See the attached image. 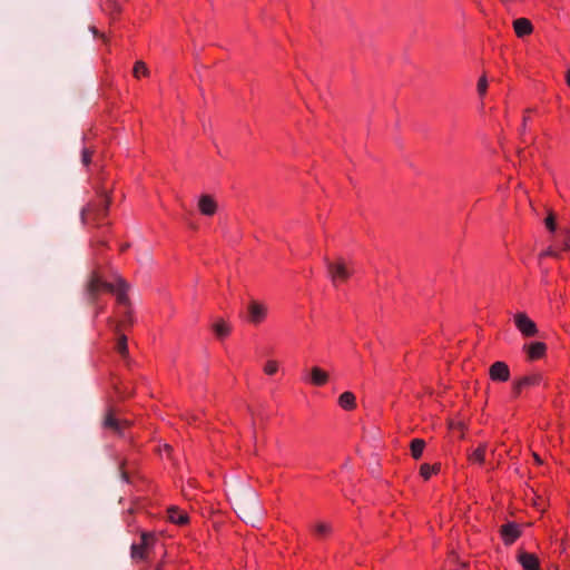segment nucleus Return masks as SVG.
Returning a JSON list of instances; mask_svg holds the SVG:
<instances>
[{"label": "nucleus", "instance_id": "1", "mask_svg": "<svg viewBox=\"0 0 570 570\" xmlns=\"http://www.w3.org/2000/svg\"><path fill=\"white\" fill-rule=\"evenodd\" d=\"M111 189L106 185H101L96 189V196L90 200L87 206L81 209V222L85 226L98 228L101 230L100 235H96L91 239L94 247H104L108 240L106 238V230L109 228L108 213L111 204Z\"/></svg>", "mask_w": 570, "mask_h": 570}, {"label": "nucleus", "instance_id": "2", "mask_svg": "<svg viewBox=\"0 0 570 570\" xmlns=\"http://www.w3.org/2000/svg\"><path fill=\"white\" fill-rule=\"evenodd\" d=\"M128 284L124 278L117 277L116 282L104 281L98 272H92L87 285V294L91 302H96L101 294L109 293L116 296L118 305L128 303Z\"/></svg>", "mask_w": 570, "mask_h": 570}, {"label": "nucleus", "instance_id": "3", "mask_svg": "<svg viewBox=\"0 0 570 570\" xmlns=\"http://www.w3.org/2000/svg\"><path fill=\"white\" fill-rule=\"evenodd\" d=\"M156 542V534L154 532L142 531L140 534V542L132 543L130 547V556L135 561H142L147 559L148 549Z\"/></svg>", "mask_w": 570, "mask_h": 570}, {"label": "nucleus", "instance_id": "4", "mask_svg": "<svg viewBox=\"0 0 570 570\" xmlns=\"http://www.w3.org/2000/svg\"><path fill=\"white\" fill-rule=\"evenodd\" d=\"M328 273L332 278V282L335 286H340L344 284L351 276L352 269L343 259H337L333 263H330Z\"/></svg>", "mask_w": 570, "mask_h": 570}, {"label": "nucleus", "instance_id": "5", "mask_svg": "<svg viewBox=\"0 0 570 570\" xmlns=\"http://www.w3.org/2000/svg\"><path fill=\"white\" fill-rule=\"evenodd\" d=\"M499 532L504 546H512L522 534L520 524L512 521L502 524Z\"/></svg>", "mask_w": 570, "mask_h": 570}, {"label": "nucleus", "instance_id": "6", "mask_svg": "<svg viewBox=\"0 0 570 570\" xmlns=\"http://www.w3.org/2000/svg\"><path fill=\"white\" fill-rule=\"evenodd\" d=\"M542 376L539 373H533L530 375H525L520 377L519 380H515L512 385V395L513 397H518L523 390L537 386L541 383Z\"/></svg>", "mask_w": 570, "mask_h": 570}, {"label": "nucleus", "instance_id": "7", "mask_svg": "<svg viewBox=\"0 0 570 570\" xmlns=\"http://www.w3.org/2000/svg\"><path fill=\"white\" fill-rule=\"evenodd\" d=\"M514 323L517 328L525 337L534 336L538 332L535 323L532 320H530L524 313H518L514 316Z\"/></svg>", "mask_w": 570, "mask_h": 570}, {"label": "nucleus", "instance_id": "8", "mask_svg": "<svg viewBox=\"0 0 570 570\" xmlns=\"http://www.w3.org/2000/svg\"><path fill=\"white\" fill-rule=\"evenodd\" d=\"M489 376L495 382H507L510 379V368L505 362L497 361L490 366Z\"/></svg>", "mask_w": 570, "mask_h": 570}, {"label": "nucleus", "instance_id": "9", "mask_svg": "<svg viewBox=\"0 0 570 570\" xmlns=\"http://www.w3.org/2000/svg\"><path fill=\"white\" fill-rule=\"evenodd\" d=\"M218 205L213 196L202 195L198 199V210L204 216H214Z\"/></svg>", "mask_w": 570, "mask_h": 570}, {"label": "nucleus", "instance_id": "10", "mask_svg": "<svg viewBox=\"0 0 570 570\" xmlns=\"http://www.w3.org/2000/svg\"><path fill=\"white\" fill-rule=\"evenodd\" d=\"M518 561L523 570H540V561L534 553L521 551L518 554Z\"/></svg>", "mask_w": 570, "mask_h": 570}, {"label": "nucleus", "instance_id": "11", "mask_svg": "<svg viewBox=\"0 0 570 570\" xmlns=\"http://www.w3.org/2000/svg\"><path fill=\"white\" fill-rule=\"evenodd\" d=\"M129 421H119L111 411H108V413L105 416L104 420V426L106 429L112 430L116 433H122L125 429L129 426Z\"/></svg>", "mask_w": 570, "mask_h": 570}, {"label": "nucleus", "instance_id": "12", "mask_svg": "<svg viewBox=\"0 0 570 570\" xmlns=\"http://www.w3.org/2000/svg\"><path fill=\"white\" fill-rule=\"evenodd\" d=\"M512 26L518 38H524L533 32V24L528 18H518L513 20Z\"/></svg>", "mask_w": 570, "mask_h": 570}, {"label": "nucleus", "instance_id": "13", "mask_svg": "<svg viewBox=\"0 0 570 570\" xmlns=\"http://www.w3.org/2000/svg\"><path fill=\"white\" fill-rule=\"evenodd\" d=\"M524 350L530 361H537L546 355L547 344L543 342H532L528 345H524Z\"/></svg>", "mask_w": 570, "mask_h": 570}, {"label": "nucleus", "instance_id": "14", "mask_svg": "<svg viewBox=\"0 0 570 570\" xmlns=\"http://www.w3.org/2000/svg\"><path fill=\"white\" fill-rule=\"evenodd\" d=\"M266 317V307L257 302L248 305V318L254 324L262 323Z\"/></svg>", "mask_w": 570, "mask_h": 570}, {"label": "nucleus", "instance_id": "15", "mask_svg": "<svg viewBox=\"0 0 570 570\" xmlns=\"http://www.w3.org/2000/svg\"><path fill=\"white\" fill-rule=\"evenodd\" d=\"M121 306L125 308V311L121 318L115 324V333L125 332L134 323L132 312L129 302L127 303V305Z\"/></svg>", "mask_w": 570, "mask_h": 570}, {"label": "nucleus", "instance_id": "16", "mask_svg": "<svg viewBox=\"0 0 570 570\" xmlns=\"http://www.w3.org/2000/svg\"><path fill=\"white\" fill-rule=\"evenodd\" d=\"M168 520L177 525H185L189 522V517L187 512L179 509L178 507H169L167 510Z\"/></svg>", "mask_w": 570, "mask_h": 570}, {"label": "nucleus", "instance_id": "17", "mask_svg": "<svg viewBox=\"0 0 570 570\" xmlns=\"http://www.w3.org/2000/svg\"><path fill=\"white\" fill-rule=\"evenodd\" d=\"M328 373L318 366L311 370L308 382L314 386H324L328 382Z\"/></svg>", "mask_w": 570, "mask_h": 570}, {"label": "nucleus", "instance_id": "18", "mask_svg": "<svg viewBox=\"0 0 570 570\" xmlns=\"http://www.w3.org/2000/svg\"><path fill=\"white\" fill-rule=\"evenodd\" d=\"M117 335L115 350L124 361L129 360L128 340L124 332L115 333Z\"/></svg>", "mask_w": 570, "mask_h": 570}, {"label": "nucleus", "instance_id": "19", "mask_svg": "<svg viewBox=\"0 0 570 570\" xmlns=\"http://www.w3.org/2000/svg\"><path fill=\"white\" fill-rule=\"evenodd\" d=\"M338 405L345 411H352L356 407V397L354 393L346 391L338 396Z\"/></svg>", "mask_w": 570, "mask_h": 570}, {"label": "nucleus", "instance_id": "20", "mask_svg": "<svg viewBox=\"0 0 570 570\" xmlns=\"http://www.w3.org/2000/svg\"><path fill=\"white\" fill-rule=\"evenodd\" d=\"M126 0H104L102 9L111 17H115L120 13L122 6Z\"/></svg>", "mask_w": 570, "mask_h": 570}, {"label": "nucleus", "instance_id": "21", "mask_svg": "<svg viewBox=\"0 0 570 570\" xmlns=\"http://www.w3.org/2000/svg\"><path fill=\"white\" fill-rule=\"evenodd\" d=\"M441 471V463H423L420 466V475L423 478L424 481H428L431 479L432 475L439 474Z\"/></svg>", "mask_w": 570, "mask_h": 570}, {"label": "nucleus", "instance_id": "22", "mask_svg": "<svg viewBox=\"0 0 570 570\" xmlns=\"http://www.w3.org/2000/svg\"><path fill=\"white\" fill-rule=\"evenodd\" d=\"M487 444H480L473 452L469 454V461L473 464L482 465L485 461Z\"/></svg>", "mask_w": 570, "mask_h": 570}, {"label": "nucleus", "instance_id": "23", "mask_svg": "<svg viewBox=\"0 0 570 570\" xmlns=\"http://www.w3.org/2000/svg\"><path fill=\"white\" fill-rule=\"evenodd\" d=\"M425 449V441L423 439H413L410 444L411 455L414 460L421 459Z\"/></svg>", "mask_w": 570, "mask_h": 570}, {"label": "nucleus", "instance_id": "24", "mask_svg": "<svg viewBox=\"0 0 570 570\" xmlns=\"http://www.w3.org/2000/svg\"><path fill=\"white\" fill-rule=\"evenodd\" d=\"M213 330L218 338H225L230 334V326L224 320L215 322Z\"/></svg>", "mask_w": 570, "mask_h": 570}, {"label": "nucleus", "instance_id": "25", "mask_svg": "<svg viewBox=\"0 0 570 570\" xmlns=\"http://www.w3.org/2000/svg\"><path fill=\"white\" fill-rule=\"evenodd\" d=\"M313 532L318 539H323L330 534L331 527L328 523L318 522L317 524L314 525Z\"/></svg>", "mask_w": 570, "mask_h": 570}, {"label": "nucleus", "instance_id": "26", "mask_svg": "<svg viewBox=\"0 0 570 570\" xmlns=\"http://www.w3.org/2000/svg\"><path fill=\"white\" fill-rule=\"evenodd\" d=\"M148 72L149 71H148V68L145 62H142V61L135 62V66L132 69V73H134L135 78L140 79L141 77H146V76H148Z\"/></svg>", "mask_w": 570, "mask_h": 570}, {"label": "nucleus", "instance_id": "27", "mask_svg": "<svg viewBox=\"0 0 570 570\" xmlns=\"http://www.w3.org/2000/svg\"><path fill=\"white\" fill-rule=\"evenodd\" d=\"M278 368H279V364L277 361L275 360H268L264 367H263V371L266 375L268 376H273L275 375L277 372H278Z\"/></svg>", "mask_w": 570, "mask_h": 570}, {"label": "nucleus", "instance_id": "28", "mask_svg": "<svg viewBox=\"0 0 570 570\" xmlns=\"http://www.w3.org/2000/svg\"><path fill=\"white\" fill-rule=\"evenodd\" d=\"M476 90L481 98H483L488 90V79L485 75L481 76L476 83Z\"/></svg>", "mask_w": 570, "mask_h": 570}, {"label": "nucleus", "instance_id": "29", "mask_svg": "<svg viewBox=\"0 0 570 570\" xmlns=\"http://www.w3.org/2000/svg\"><path fill=\"white\" fill-rule=\"evenodd\" d=\"M94 151L89 148H83L81 151V163L85 167H88L91 164Z\"/></svg>", "mask_w": 570, "mask_h": 570}, {"label": "nucleus", "instance_id": "30", "mask_svg": "<svg viewBox=\"0 0 570 570\" xmlns=\"http://www.w3.org/2000/svg\"><path fill=\"white\" fill-rule=\"evenodd\" d=\"M546 223V227L550 230V232H554L556 228H557V223H556V218L552 214H549L544 220Z\"/></svg>", "mask_w": 570, "mask_h": 570}, {"label": "nucleus", "instance_id": "31", "mask_svg": "<svg viewBox=\"0 0 570 570\" xmlns=\"http://www.w3.org/2000/svg\"><path fill=\"white\" fill-rule=\"evenodd\" d=\"M541 256H553V257H557L558 256V252L557 249H554L552 246H550L549 248H547L544 252L541 253Z\"/></svg>", "mask_w": 570, "mask_h": 570}, {"label": "nucleus", "instance_id": "32", "mask_svg": "<svg viewBox=\"0 0 570 570\" xmlns=\"http://www.w3.org/2000/svg\"><path fill=\"white\" fill-rule=\"evenodd\" d=\"M530 112H531V110L527 109L524 115H523V119H522V130L523 131L525 130L527 124L530 120Z\"/></svg>", "mask_w": 570, "mask_h": 570}, {"label": "nucleus", "instance_id": "33", "mask_svg": "<svg viewBox=\"0 0 570 570\" xmlns=\"http://www.w3.org/2000/svg\"><path fill=\"white\" fill-rule=\"evenodd\" d=\"M117 389V393L118 395L121 397V399H127V397H130L132 395V391H120L118 387Z\"/></svg>", "mask_w": 570, "mask_h": 570}, {"label": "nucleus", "instance_id": "34", "mask_svg": "<svg viewBox=\"0 0 570 570\" xmlns=\"http://www.w3.org/2000/svg\"><path fill=\"white\" fill-rule=\"evenodd\" d=\"M186 420L188 421L189 424L197 423L199 421V415L198 414H190V415L186 416Z\"/></svg>", "mask_w": 570, "mask_h": 570}, {"label": "nucleus", "instance_id": "35", "mask_svg": "<svg viewBox=\"0 0 570 570\" xmlns=\"http://www.w3.org/2000/svg\"><path fill=\"white\" fill-rule=\"evenodd\" d=\"M569 240H570V237L568 234H566L564 236V240H563V246L561 248V250H567L570 248V244H569Z\"/></svg>", "mask_w": 570, "mask_h": 570}, {"label": "nucleus", "instance_id": "36", "mask_svg": "<svg viewBox=\"0 0 570 570\" xmlns=\"http://www.w3.org/2000/svg\"><path fill=\"white\" fill-rule=\"evenodd\" d=\"M127 248H129V244H124L120 246V252L124 253Z\"/></svg>", "mask_w": 570, "mask_h": 570}, {"label": "nucleus", "instance_id": "37", "mask_svg": "<svg viewBox=\"0 0 570 570\" xmlns=\"http://www.w3.org/2000/svg\"><path fill=\"white\" fill-rule=\"evenodd\" d=\"M567 85L570 87V69L567 72Z\"/></svg>", "mask_w": 570, "mask_h": 570}, {"label": "nucleus", "instance_id": "38", "mask_svg": "<svg viewBox=\"0 0 570 570\" xmlns=\"http://www.w3.org/2000/svg\"><path fill=\"white\" fill-rule=\"evenodd\" d=\"M534 460H535L538 463H541V462H542L538 454H534Z\"/></svg>", "mask_w": 570, "mask_h": 570}, {"label": "nucleus", "instance_id": "39", "mask_svg": "<svg viewBox=\"0 0 570 570\" xmlns=\"http://www.w3.org/2000/svg\"><path fill=\"white\" fill-rule=\"evenodd\" d=\"M102 311V307H98L96 311V316Z\"/></svg>", "mask_w": 570, "mask_h": 570}]
</instances>
